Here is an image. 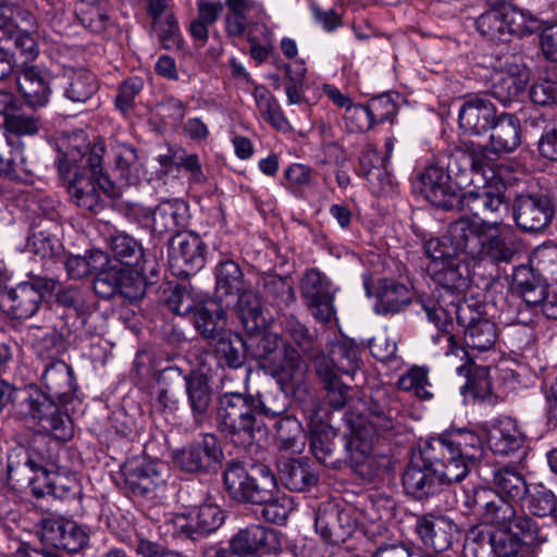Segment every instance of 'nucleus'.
<instances>
[{"instance_id": "obj_1", "label": "nucleus", "mask_w": 557, "mask_h": 557, "mask_svg": "<svg viewBox=\"0 0 557 557\" xmlns=\"http://www.w3.org/2000/svg\"><path fill=\"white\" fill-rule=\"evenodd\" d=\"M483 185H473L459 193L455 210H468L472 216H461L448 226L454 244L471 257L485 253L495 265L509 264L519 251L513 234L500 230L508 211L505 185L498 178L480 177Z\"/></svg>"}, {"instance_id": "obj_2", "label": "nucleus", "mask_w": 557, "mask_h": 557, "mask_svg": "<svg viewBox=\"0 0 557 557\" xmlns=\"http://www.w3.org/2000/svg\"><path fill=\"white\" fill-rule=\"evenodd\" d=\"M41 382L47 392L29 385L18 394L15 418L57 441H70L73 422L59 404H70L75 397L78 385L74 370L61 359L52 360L45 366Z\"/></svg>"}, {"instance_id": "obj_3", "label": "nucleus", "mask_w": 557, "mask_h": 557, "mask_svg": "<svg viewBox=\"0 0 557 557\" xmlns=\"http://www.w3.org/2000/svg\"><path fill=\"white\" fill-rule=\"evenodd\" d=\"M423 460L434 466L445 485L462 482L483 457L481 436L469 429L447 430L422 446Z\"/></svg>"}, {"instance_id": "obj_4", "label": "nucleus", "mask_w": 557, "mask_h": 557, "mask_svg": "<svg viewBox=\"0 0 557 557\" xmlns=\"http://www.w3.org/2000/svg\"><path fill=\"white\" fill-rule=\"evenodd\" d=\"M106 144L97 139L82 148H73L70 158L82 168L69 181L71 200L82 210L98 213L106 207L104 197L114 195V184L103 172Z\"/></svg>"}, {"instance_id": "obj_5", "label": "nucleus", "mask_w": 557, "mask_h": 557, "mask_svg": "<svg viewBox=\"0 0 557 557\" xmlns=\"http://www.w3.org/2000/svg\"><path fill=\"white\" fill-rule=\"evenodd\" d=\"M462 503L469 510L480 515L485 523L496 525L499 529L497 533H511L524 543L546 541V535L534 519L518 515L515 507L517 502L498 496L492 488L474 485L462 487Z\"/></svg>"}, {"instance_id": "obj_6", "label": "nucleus", "mask_w": 557, "mask_h": 557, "mask_svg": "<svg viewBox=\"0 0 557 557\" xmlns=\"http://www.w3.org/2000/svg\"><path fill=\"white\" fill-rule=\"evenodd\" d=\"M425 253L430 258L428 272L437 284V292L443 290L448 298L458 300H461V295L471 284L470 262L474 264L483 261L491 262V258L485 253L471 257L459 249L454 244L449 230L446 236L428 240Z\"/></svg>"}, {"instance_id": "obj_7", "label": "nucleus", "mask_w": 557, "mask_h": 557, "mask_svg": "<svg viewBox=\"0 0 557 557\" xmlns=\"http://www.w3.org/2000/svg\"><path fill=\"white\" fill-rule=\"evenodd\" d=\"M485 11L474 22L476 30L491 40L510 41L537 32L540 15L521 10L507 0H485Z\"/></svg>"}, {"instance_id": "obj_8", "label": "nucleus", "mask_w": 557, "mask_h": 557, "mask_svg": "<svg viewBox=\"0 0 557 557\" xmlns=\"http://www.w3.org/2000/svg\"><path fill=\"white\" fill-rule=\"evenodd\" d=\"M223 484L233 499L252 505L270 500L278 488L276 476L269 466L238 460L226 463Z\"/></svg>"}, {"instance_id": "obj_9", "label": "nucleus", "mask_w": 557, "mask_h": 557, "mask_svg": "<svg viewBox=\"0 0 557 557\" xmlns=\"http://www.w3.org/2000/svg\"><path fill=\"white\" fill-rule=\"evenodd\" d=\"M34 473L36 476H27L30 484V493L36 498L51 496L59 500L74 499L77 492L74 485H69L64 479L49 480L48 472L41 461L37 460L24 448L14 449L8 459V479L20 481L21 475Z\"/></svg>"}, {"instance_id": "obj_10", "label": "nucleus", "mask_w": 557, "mask_h": 557, "mask_svg": "<svg viewBox=\"0 0 557 557\" xmlns=\"http://www.w3.org/2000/svg\"><path fill=\"white\" fill-rule=\"evenodd\" d=\"M215 423L223 433L252 440L256 424L255 396L239 392L222 393L216 399Z\"/></svg>"}, {"instance_id": "obj_11", "label": "nucleus", "mask_w": 557, "mask_h": 557, "mask_svg": "<svg viewBox=\"0 0 557 557\" xmlns=\"http://www.w3.org/2000/svg\"><path fill=\"white\" fill-rule=\"evenodd\" d=\"M281 540L277 531L260 524H250L239 530L230 541L228 547H210L205 557H260L259 553H277Z\"/></svg>"}, {"instance_id": "obj_12", "label": "nucleus", "mask_w": 557, "mask_h": 557, "mask_svg": "<svg viewBox=\"0 0 557 557\" xmlns=\"http://www.w3.org/2000/svg\"><path fill=\"white\" fill-rule=\"evenodd\" d=\"M224 454L218 437L205 433L173 454L174 465L183 472L208 474L222 463Z\"/></svg>"}, {"instance_id": "obj_13", "label": "nucleus", "mask_w": 557, "mask_h": 557, "mask_svg": "<svg viewBox=\"0 0 557 557\" xmlns=\"http://www.w3.org/2000/svg\"><path fill=\"white\" fill-rule=\"evenodd\" d=\"M449 180L459 193L475 185L474 176L479 178L486 165L487 147L473 141L465 143L446 156H442Z\"/></svg>"}, {"instance_id": "obj_14", "label": "nucleus", "mask_w": 557, "mask_h": 557, "mask_svg": "<svg viewBox=\"0 0 557 557\" xmlns=\"http://www.w3.org/2000/svg\"><path fill=\"white\" fill-rule=\"evenodd\" d=\"M165 466L158 461L135 457L121 467V487L135 497L152 498L164 485Z\"/></svg>"}, {"instance_id": "obj_15", "label": "nucleus", "mask_w": 557, "mask_h": 557, "mask_svg": "<svg viewBox=\"0 0 557 557\" xmlns=\"http://www.w3.org/2000/svg\"><path fill=\"white\" fill-rule=\"evenodd\" d=\"M53 287L54 282L51 278L36 277L29 282H22L1 295L0 306L14 319L32 318Z\"/></svg>"}, {"instance_id": "obj_16", "label": "nucleus", "mask_w": 557, "mask_h": 557, "mask_svg": "<svg viewBox=\"0 0 557 557\" xmlns=\"http://www.w3.org/2000/svg\"><path fill=\"white\" fill-rule=\"evenodd\" d=\"M181 379L185 382V392L190 408L194 423L198 428H205L211 424V401L212 391L208 380L201 374L184 375L177 367H166L159 373V382Z\"/></svg>"}, {"instance_id": "obj_17", "label": "nucleus", "mask_w": 557, "mask_h": 557, "mask_svg": "<svg viewBox=\"0 0 557 557\" xmlns=\"http://www.w3.org/2000/svg\"><path fill=\"white\" fill-rule=\"evenodd\" d=\"M420 191L425 199L437 208L455 210L459 205V191L449 180L444 159H437L426 165L418 175Z\"/></svg>"}, {"instance_id": "obj_18", "label": "nucleus", "mask_w": 557, "mask_h": 557, "mask_svg": "<svg viewBox=\"0 0 557 557\" xmlns=\"http://www.w3.org/2000/svg\"><path fill=\"white\" fill-rule=\"evenodd\" d=\"M513 220L523 232L536 233L549 225L555 208L545 194H521L513 200Z\"/></svg>"}, {"instance_id": "obj_19", "label": "nucleus", "mask_w": 557, "mask_h": 557, "mask_svg": "<svg viewBox=\"0 0 557 557\" xmlns=\"http://www.w3.org/2000/svg\"><path fill=\"white\" fill-rule=\"evenodd\" d=\"M206 244L194 232L175 234L169 242V259L180 275L189 276L200 271L206 264Z\"/></svg>"}, {"instance_id": "obj_20", "label": "nucleus", "mask_w": 557, "mask_h": 557, "mask_svg": "<svg viewBox=\"0 0 557 557\" xmlns=\"http://www.w3.org/2000/svg\"><path fill=\"white\" fill-rule=\"evenodd\" d=\"M2 125L5 131L7 144L16 151L20 161L24 163V144L21 137L35 136L40 132L44 126L40 113L29 104L23 106L15 97V103L12 110L8 112Z\"/></svg>"}, {"instance_id": "obj_21", "label": "nucleus", "mask_w": 557, "mask_h": 557, "mask_svg": "<svg viewBox=\"0 0 557 557\" xmlns=\"http://www.w3.org/2000/svg\"><path fill=\"white\" fill-rule=\"evenodd\" d=\"M457 323L463 329L465 344L469 349L484 352L494 348L498 336L496 324L481 317L471 304H465L457 310Z\"/></svg>"}, {"instance_id": "obj_22", "label": "nucleus", "mask_w": 557, "mask_h": 557, "mask_svg": "<svg viewBox=\"0 0 557 557\" xmlns=\"http://www.w3.org/2000/svg\"><path fill=\"white\" fill-rule=\"evenodd\" d=\"M401 482L405 493L416 500H423L436 495L445 485L434 466H429L423 460L421 447L419 454L413 455L406 467Z\"/></svg>"}, {"instance_id": "obj_23", "label": "nucleus", "mask_w": 557, "mask_h": 557, "mask_svg": "<svg viewBox=\"0 0 557 557\" xmlns=\"http://www.w3.org/2000/svg\"><path fill=\"white\" fill-rule=\"evenodd\" d=\"M465 304L468 302L455 298L446 299L445 295L441 292L437 298H421V305L428 320L433 323L444 336H446V341L448 343V351L446 355H456L457 350H461L463 354H467L462 348L458 347L455 335L453 334L454 317L457 319V310Z\"/></svg>"}, {"instance_id": "obj_24", "label": "nucleus", "mask_w": 557, "mask_h": 557, "mask_svg": "<svg viewBox=\"0 0 557 557\" xmlns=\"http://www.w3.org/2000/svg\"><path fill=\"white\" fill-rule=\"evenodd\" d=\"M530 79L528 67L515 60H506L496 73L491 94L504 106L519 100L525 94Z\"/></svg>"}, {"instance_id": "obj_25", "label": "nucleus", "mask_w": 557, "mask_h": 557, "mask_svg": "<svg viewBox=\"0 0 557 557\" xmlns=\"http://www.w3.org/2000/svg\"><path fill=\"white\" fill-rule=\"evenodd\" d=\"M496 115L497 109L490 99L472 96L459 108L458 124L465 134L482 135L493 126Z\"/></svg>"}, {"instance_id": "obj_26", "label": "nucleus", "mask_w": 557, "mask_h": 557, "mask_svg": "<svg viewBox=\"0 0 557 557\" xmlns=\"http://www.w3.org/2000/svg\"><path fill=\"white\" fill-rule=\"evenodd\" d=\"M414 530L425 546L444 552L451 546L458 528L448 517L426 513L417 517Z\"/></svg>"}, {"instance_id": "obj_27", "label": "nucleus", "mask_w": 557, "mask_h": 557, "mask_svg": "<svg viewBox=\"0 0 557 557\" xmlns=\"http://www.w3.org/2000/svg\"><path fill=\"white\" fill-rule=\"evenodd\" d=\"M367 424L372 435L391 438L400 434L404 424L397 403L391 399L373 400L369 407Z\"/></svg>"}, {"instance_id": "obj_28", "label": "nucleus", "mask_w": 557, "mask_h": 557, "mask_svg": "<svg viewBox=\"0 0 557 557\" xmlns=\"http://www.w3.org/2000/svg\"><path fill=\"white\" fill-rule=\"evenodd\" d=\"M335 429L324 423H315L310 429V450L314 458L325 467L341 469L343 467V453L337 449Z\"/></svg>"}, {"instance_id": "obj_29", "label": "nucleus", "mask_w": 557, "mask_h": 557, "mask_svg": "<svg viewBox=\"0 0 557 557\" xmlns=\"http://www.w3.org/2000/svg\"><path fill=\"white\" fill-rule=\"evenodd\" d=\"M490 131V146L494 153H510L521 145V122L512 113L497 114Z\"/></svg>"}, {"instance_id": "obj_30", "label": "nucleus", "mask_w": 557, "mask_h": 557, "mask_svg": "<svg viewBox=\"0 0 557 557\" xmlns=\"http://www.w3.org/2000/svg\"><path fill=\"white\" fill-rule=\"evenodd\" d=\"M190 222L189 205L183 199H168L154 208L152 233H181Z\"/></svg>"}, {"instance_id": "obj_31", "label": "nucleus", "mask_w": 557, "mask_h": 557, "mask_svg": "<svg viewBox=\"0 0 557 557\" xmlns=\"http://www.w3.org/2000/svg\"><path fill=\"white\" fill-rule=\"evenodd\" d=\"M112 166L119 177L125 184L132 185L138 181L139 177V162L137 149L126 143L113 141L110 144V149L106 148L102 168Z\"/></svg>"}, {"instance_id": "obj_32", "label": "nucleus", "mask_w": 557, "mask_h": 557, "mask_svg": "<svg viewBox=\"0 0 557 557\" xmlns=\"http://www.w3.org/2000/svg\"><path fill=\"white\" fill-rule=\"evenodd\" d=\"M59 85L63 90V96L75 103L87 102L99 88L96 75L83 67L65 69L59 77Z\"/></svg>"}, {"instance_id": "obj_33", "label": "nucleus", "mask_w": 557, "mask_h": 557, "mask_svg": "<svg viewBox=\"0 0 557 557\" xmlns=\"http://www.w3.org/2000/svg\"><path fill=\"white\" fill-rule=\"evenodd\" d=\"M487 444L495 455L510 456L523 447L524 437L512 419L502 418L491 425Z\"/></svg>"}, {"instance_id": "obj_34", "label": "nucleus", "mask_w": 557, "mask_h": 557, "mask_svg": "<svg viewBox=\"0 0 557 557\" xmlns=\"http://www.w3.org/2000/svg\"><path fill=\"white\" fill-rule=\"evenodd\" d=\"M225 30L232 37H240L248 25L264 14L263 5L256 0H225Z\"/></svg>"}, {"instance_id": "obj_35", "label": "nucleus", "mask_w": 557, "mask_h": 557, "mask_svg": "<svg viewBox=\"0 0 557 557\" xmlns=\"http://www.w3.org/2000/svg\"><path fill=\"white\" fill-rule=\"evenodd\" d=\"M17 87L26 103L33 108H42L49 102V78L37 66L29 65L23 69L17 78Z\"/></svg>"}, {"instance_id": "obj_36", "label": "nucleus", "mask_w": 557, "mask_h": 557, "mask_svg": "<svg viewBox=\"0 0 557 557\" xmlns=\"http://www.w3.org/2000/svg\"><path fill=\"white\" fill-rule=\"evenodd\" d=\"M411 300L412 293L404 283L391 278L379 281L374 306L377 313H399L411 304Z\"/></svg>"}, {"instance_id": "obj_37", "label": "nucleus", "mask_w": 557, "mask_h": 557, "mask_svg": "<svg viewBox=\"0 0 557 557\" xmlns=\"http://www.w3.org/2000/svg\"><path fill=\"white\" fill-rule=\"evenodd\" d=\"M306 364L299 351L292 344H285L282 360L272 369V375L281 388L294 389L306 374Z\"/></svg>"}, {"instance_id": "obj_38", "label": "nucleus", "mask_w": 557, "mask_h": 557, "mask_svg": "<svg viewBox=\"0 0 557 557\" xmlns=\"http://www.w3.org/2000/svg\"><path fill=\"white\" fill-rule=\"evenodd\" d=\"M215 294L220 301L223 297L239 298L247 293L244 273L239 264L231 259L220 261L214 270Z\"/></svg>"}, {"instance_id": "obj_39", "label": "nucleus", "mask_w": 557, "mask_h": 557, "mask_svg": "<svg viewBox=\"0 0 557 557\" xmlns=\"http://www.w3.org/2000/svg\"><path fill=\"white\" fill-rule=\"evenodd\" d=\"M197 331L210 339L218 338L224 331V309L220 300L199 301L193 313Z\"/></svg>"}, {"instance_id": "obj_40", "label": "nucleus", "mask_w": 557, "mask_h": 557, "mask_svg": "<svg viewBox=\"0 0 557 557\" xmlns=\"http://www.w3.org/2000/svg\"><path fill=\"white\" fill-rule=\"evenodd\" d=\"M277 469L282 484L293 492H305L318 482L317 474L302 459H281Z\"/></svg>"}, {"instance_id": "obj_41", "label": "nucleus", "mask_w": 557, "mask_h": 557, "mask_svg": "<svg viewBox=\"0 0 557 557\" xmlns=\"http://www.w3.org/2000/svg\"><path fill=\"white\" fill-rule=\"evenodd\" d=\"M282 327L284 335L294 344L293 347H295L301 356L313 359L314 364L318 356H325L319 347L315 334L294 314L284 317Z\"/></svg>"}, {"instance_id": "obj_42", "label": "nucleus", "mask_w": 557, "mask_h": 557, "mask_svg": "<svg viewBox=\"0 0 557 557\" xmlns=\"http://www.w3.org/2000/svg\"><path fill=\"white\" fill-rule=\"evenodd\" d=\"M315 371L324 383L326 403L335 410L344 408L350 397V387L330 368L325 356L315 358Z\"/></svg>"}, {"instance_id": "obj_43", "label": "nucleus", "mask_w": 557, "mask_h": 557, "mask_svg": "<svg viewBox=\"0 0 557 557\" xmlns=\"http://www.w3.org/2000/svg\"><path fill=\"white\" fill-rule=\"evenodd\" d=\"M252 96L258 112L271 127L282 133H288L293 129L277 99L267 87L257 85Z\"/></svg>"}, {"instance_id": "obj_44", "label": "nucleus", "mask_w": 557, "mask_h": 557, "mask_svg": "<svg viewBox=\"0 0 557 557\" xmlns=\"http://www.w3.org/2000/svg\"><path fill=\"white\" fill-rule=\"evenodd\" d=\"M546 286L547 282L531 262L513 269L512 288L522 298L523 305L537 301L535 297Z\"/></svg>"}, {"instance_id": "obj_45", "label": "nucleus", "mask_w": 557, "mask_h": 557, "mask_svg": "<svg viewBox=\"0 0 557 557\" xmlns=\"http://www.w3.org/2000/svg\"><path fill=\"white\" fill-rule=\"evenodd\" d=\"M373 435L366 430V434L359 429H354L349 436L341 438L344 446L343 466H347L354 470L362 466L372 453Z\"/></svg>"}, {"instance_id": "obj_46", "label": "nucleus", "mask_w": 557, "mask_h": 557, "mask_svg": "<svg viewBox=\"0 0 557 557\" xmlns=\"http://www.w3.org/2000/svg\"><path fill=\"white\" fill-rule=\"evenodd\" d=\"M109 245L114 255L112 261H117L121 265H141L147 260L141 243L125 232H114L110 236Z\"/></svg>"}, {"instance_id": "obj_47", "label": "nucleus", "mask_w": 557, "mask_h": 557, "mask_svg": "<svg viewBox=\"0 0 557 557\" xmlns=\"http://www.w3.org/2000/svg\"><path fill=\"white\" fill-rule=\"evenodd\" d=\"M135 273L125 270L119 294L129 301L141 299L146 294L148 276H158L159 270L154 260H144Z\"/></svg>"}, {"instance_id": "obj_48", "label": "nucleus", "mask_w": 557, "mask_h": 557, "mask_svg": "<svg viewBox=\"0 0 557 557\" xmlns=\"http://www.w3.org/2000/svg\"><path fill=\"white\" fill-rule=\"evenodd\" d=\"M325 358L334 372L336 370L347 375H354L361 366L360 348L354 342L333 343Z\"/></svg>"}, {"instance_id": "obj_49", "label": "nucleus", "mask_w": 557, "mask_h": 557, "mask_svg": "<svg viewBox=\"0 0 557 557\" xmlns=\"http://www.w3.org/2000/svg\"><path fill=\"white\" fill-rule=\"evenodd\" d=\"M493 490L498 496L518 502L524 498L528 492L523 475L510 467H503L493 471Z\"/></svg>"}, {"instance_id": "obj_50", "label": "nucleus", "mask_w": 557, "mask_h": 557, "mask_svg": "<svg viewBox=\"0 0 557 557\" xmlns=\"http://www.w3.org/2000/svg\"><path fill=\"white\" fill-rule=\"evenodd\" d=\"M21 16L23 25H21L10 38L14 39L15 47L20 50L25 61H34L39 54V46L37 42V21L28 11H22Z\"/></svg>"}, {"instance_id": "obj_51", "label": "nucleus", "mask_w": 557, "mask_h": 557, "mask_svg": "<svg viewBox=\"0 0 557 557\" xmlns=\"http://www.w3.org/2000/svg\"><path fill=\"white\" fill-rule=\"evenodd\" d=\"M125 269L108 256V263L94 272V290L103 299L119 294Z\"/></svg>"}, {"instance_id": "obj_52", "label": "nucleus", "mask_w": 557, "mask_h": 557, "mask_svg": "<svg viewBox=\"0 0 557 557\" xmlns=\"http://www.w3.org/2000/svg\"><path fill=\"white\" fill-rule=\"evenodd\" d=\"M237 312L244 329L250 336L265 327L267 320L261 302L252 292L243 293L237 298Z\"/></svg>"}, {"instance_id": "obj_53", "label": "nucleus", "mask_w": 557, "mask_h": 557, "mask_svg": "<svg viewBox=\"0 0 557 557\" xmlns=\"http://www.w3.org/2000/svg\"><path fill=\"white\" fill-rule=\"evenodd\" d=\"M280 449L301 451L305 446L301 423L293 416H284L274 424Z\"/></svg>"}, {"instance_id": "obj_54", "label": "nucleus", "mask_w": 557, "mask_h": 557, "mask_svg": "<svg viewBox=\"0 0 557 557\" xmlns=\"http://www.w3.org/2000/svg\"><path fill=\"white\" fill-rule=\"evenodd\" d=\"M539 544L524 543L521 537L511 533H494L488 541L495 557H534L530 546Z\"/></svg>"}, {"instance_id": "obj_55", "label": "nucleus", "mask_w": 557, "mask_h": 557, "mask_svg": "<svg viewBox=\"0 0 557 557\" xmlns=\"http://www.w3.org/2000/svg\"><path fill=\"white\" fill-rule=\"evenodd\" d=\"M263 296L265 300L278 309L287 308L296 301V296L290 283L278 275L268 274L263 276Z\"/></svg>"}, {"instance_id": "obj_56", "label": "nucleus", "mask_w": 557, "mask_h": 557, "mask_svg": "<svg viewBox=\"0 0 557 557\" xmlns=\"http://www.w3.org/2000/svg\"><path fill=\"white\" fill-rule=\"evenodd\" d=\"M108 263V253L101 250H90L85 256H70L64 261L67 275L73 280H81L94 275L95 270Z\"/></svg>"}, {"instance_id": "obj_57", "label": "nucleus", "mask_w": 557, "mask_h": 557, "mask_svg": "<svg viewBox=\"0 0 557 557\" xmlns=\"http://www.w3.org/2000/svg\"><path fill=\"white\" fill-rule=\"evenodd\" d=\"M189 512L197 536L208 535L216 531L224 522V512L215 504H203L195 507Z\"/></svg>"}, {"instance_id": "obj_58", "label": "nucleus", "mask_w": 557, "mask_h": 557, "mask_svg": "<svg viewBox=\"0 0 557 557\" xmlns=\"http://www.w3.org/2000/svg\"><path fill=\"white\" fill-rule=\"evenodd\" d=\"M457 372L467 375V383L462 389L469 391L474 398L485 399L492 394L488 367L463 364L457 368Z\"/></svg>"}, {"instance_id": "obj_59", "label": "nucleus", "mask_w": 557, "mask_h": 557, "mask_svg": "<svg viewBox=\"0 0 557 557\" xmlns=\"http://www.w3.org/2000/svg\"><path fill=\"white\" fill-rule=\"evenodd\" d=\"M525 506L533 516L547 517L557 511V498L555 494L543 484L528 487Z\"/></svg>"}, {"instance_id": "obj_60", "label": "nucleus", "mask_w": 557, "mask_h": 557, "mask_svg": "<svg viewBox=\"0 0 557 557\" xmlns=\"http://www.w3.org/2000/svg\"><path fill=\"white\" fill-rule=\"evenodd\" d=\"M256 414L260 413L267 419H280L288 416L290 399L285 391L268 392L255 397Z\"/></svg>"}, {"instance_id": "obj_61", "label": "nucleus", "mask_w": 557, "mask_h": 557, "mask_svg": "<svg viewBox=\"0 0 557 557\" xmlns=\"http://www.w3.org/2000/svg\"><path fill=\"white\" fill-rule=\"evenodd\" d=\"M530 262L546 282L557 284V244L547 242L537 246L531 253Z\"/></svg>"}, {"instance_id": "obj_62", "label": "nucleus", "mask_w": 557, "mask_h": 557, "mask_svg": "<svg viewBox=\"0 0 557 557\" xmlns=\"http://www.w3.org/2000/svg\"><path fill=\"white\" fill-rule=\"evenodd\" d=\"M215 343L216 358L224 362L228 368H240L245 362V354L243 351L244 342L238 335L224 337L220 335Z\"/></svg>"}, {"instance_id": "obj_63", "label": "nucleus", "mask_w": 557, "mask_h": 557, "mask_svg": "<svg viewBox=\"0 0 557 557\" xmlns=\"http://www.w3.org/2000/svg\"><path fill=\"white\" fill-rule=\"evenodd\" d=\"M144 87L145 81L140 76H131L122 81L114 99L116 109L123 114L133 111L136 106V98L141 94Z\"/></svg>"}, {"instance_id": "obj_64", "label": "nucleus", "mask_w": 557, "mask_h": 557, "mask_svg": "<svg viewBox=\"0 0 557 557\" xmlns=\"http://www.w3.org/2000/svg\"><path fill=\"white\" fill-rule=\"evenodd\" d=\"M332 295L331 282L321 271L311 269L306 272L301 282V296L306 304Z\"/></svg>"}]
</instances>
